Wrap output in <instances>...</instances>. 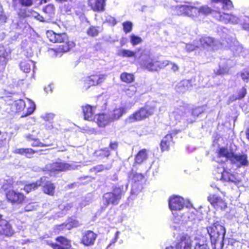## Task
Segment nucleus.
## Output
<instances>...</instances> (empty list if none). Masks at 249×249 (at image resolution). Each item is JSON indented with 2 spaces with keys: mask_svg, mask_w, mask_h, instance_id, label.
<instances>
[{
  "mask_svg": "<svg viewBox=\"0 0 249 249\" xmlns=\"http://www.w3.org/2000/svg\"><path fill=\"white\" fill-rule=\"evenodd\" d=\"M213 249H222L226 229L218 221H214L206 228Z\"/></svg>",
  "mask_w": 249,
  "mask_h": 249,
  "instance_id": "nucleus-1",
  "label": "nucleus"
},
{
  "mask_svg": "<svg viewBox=\"0 0 249 249\" xmlns=\"http://www.w3.org/2000/svg\"><path fill=\"white\" fill-rule=\"evenodd\" d=\"M170 63L169 60L160 61L149 54L142 60L141 65L143 69L151 72H155L164 69Z\"/></svg>",
  "mask_w": 249,
  "mask_h": 249,
  "instance_id": "nucleus-2",
  "label": "nucleus"
},
{
  "mask_svg": "<svg viewBox=\"0 0 249 249\" xmlns=\"http://www.w3.org/2000/svg\"><path fill=\"white\" fill-rule=\"evenodd\" d=\"M154 107L144 106L141 107L128 116L125 121L131 124L144 120L154 114Z\"/></svg>",
  "mask_w": 249,
  "mask_h": 249,
  "instance_id": "nucleus-3",
  "label": "nucleus"
},
{
  "mask_svg": "<svg viewBox=\"0 0 249 249\" xmlns=\"http://www.w3.org/2000/svg\"><path fill=\"white\" fill-rule=\"evenodd\" d=\"M123 187L115 186L113 188V192L106 193L103 196L104 205L108 206L109 205H116L118 204L124 194Z\"/></svg>",
  "mask_w": 249,
  "mask_h": 249,
  "instance_id": "nucleus-4",
  "label": "nucleus"
},
{
  "mask_svg": "<svg viewBox=\"0 0 249 249\" xmlns=\"http://www.w3.org/2000/svg\"><path fill=\"white\" fill-rule=\"evenodd\" d=\"M5 198L6 201L13 206L22 205L27 200V197L23 193L13 189L5 192Z\"/></svg>",
  "mask_w": 249,
  "mask_h": 249,
  "instance_id": "nucleus-5",
  "label": "nucleus"
},
{
  "mask_svg": "<svg viewBox=\"0 0 249 249\" xmlns=\"http://www.w3.org/2000/svg\"><path fill=\"white\" fill-rule=\"evenodd\" d=\"M16 112L20 115V117L24 118L32 114L35 110L36 105L32 102L26 104L23 99L16 100L14 103Z\"/></svg>",
  "mask_w": 249,
  "mask_h": 249,
  "instance_id": "nucleus-6",
  "label": "nucleus"
},
{
  "mask_svg": "<svg viewBox=\"0 0 249 249\" xmlns=\"http://www.w3.org/2000/svg\"><path fill=\"white\" fill-rule=\"evenodd\" d=\"M106 77V75L102 74L100 72H96L88 76L83 81L82 89L86 91L91 87L100 85L105 81Z\"/></svg>",
  "mask_w": 249,
  "mask_h": 249,
  "instance_id": "nucleus-7",
  "label": "nucleus"
},
{
  "mask_svg": "<svg viewBox=\"0 0 249 249\" xmlns=\"http://www.w3.org/2000/svg\"><path fill=\"white\" fill-rule=\"evenodd\" d=\"M75 43L70 37H68L67 41H64L61 44L58 46L56 48H50L48 51L50 54L53 57L61 56L62 54L69 52L74 47H75Z\"/></svg>",
  "mask_w": 249,
  "mask_h": 249,
  "instance_id": "nucleus-8",
  "label": "nucleus"
},
{
  "mask_svg": "<svg viewBox=\"0 0 249 249\" xmlns=\"http://www.w3.org/2000/svg\"><path fill=\"white\" fill-rule=\"evenodd\" d=\"M187 4L176 5L172 8V10L177 16H188L192 18L196 17V11L197 7L187 2Z\"/></svg>",
  "mask_w": 249,
  "mask_h": 249,
  "instance_id": "nucleus-9",
  "label": "nucleus"
},
{
  "mask_svg": "<svg viewBox=\"0 0 249 249\" xmlns=\"http://www.w3.org/2000/svg\"><path fill=\"white\" fill-rule=\"evenodd\" d=\"M216 45V40L214 38L207 36H203L198 40H195L192 50L198 48L205 49L211 47H214Z\"/></svg>",
  "mask_w": 249,
  "mask_h": 249,
  "instance_id": "nucleus-10",
  "label": "nucleus"
},
{
  "mask_svg": "<svg viewBox=\"0 0 249 249\" xmlns=\"http://www.w3.org/2000/svg\"><path fill=\"white\" fill-rule=\"evenodd\" d=\"M180 131L178 130H174L170 131L166 134L162 139L160 143V147L161 152L168 151L170 147L174 144L173 138L176 137V135Z\"/></svg>",
  "mask_w": 249,
  "mask_h": 249,
  "instance_id": "nucleus-11",
  "label": "nucleus"
},
{
  "mask_svg": "<svg viewBox=\"0 0 249 249\" xmlns=\"http://www.w3.org/2000/svg\"><path fill=\"white\" fill-rule=\"evenodd\" d=\"M193 240L190 235L185 233L179 236L175 245L176 249H192Z\"/></svg>",
  "mask_w": 249,
  "mask_h": 249,
  "instance_id": "nucleus-12",
  "label": "nucleus"
},
{
  "mask_svg": "<svg viewBox=\"0 0 249 249\" xmlns=\"http://www.w3.org/2000/svg\"><path fill=\"white\" fill-rule=\"evenodd\" d=\"M196 17H198L200 15L207 16L212 15L213 17L218 20L221 11L219 10H215L212 8L207 5H202L198 8L196 11Z\"/></svg>",
  "mask_w": 249,
  "mask_h": 249,
  "instance_id": "nucleus-13",
  "label": "nucleus"
},
{
  "mask_svg": "<svg viewBox=\"0 0 249 249\" xmlns=\"http://www.w3.org/2000/svg\"><path fill=\"white\" fill-rule=\"evenodd\" d=\"M230 158L231 163L236 165L237 167L247 166L249 165L248 155L245 153L237 154L231 151V156Z\"/></svg>",
  "mask_w": 249,
  "mask_h": 249,
  "instance_id": "nucleus-14",
  "label": "nucleus"
},
{
  "mask_svg": "<svg viewBox=\"0 0 249 249\" xmlns=\"http://www.w3.org/2000/svg\"><path fill=\"white\" fill-rule=\"evenodd\" d=\"M208 201L216 210H224L227 207V204L225 200L215 194L209 195Z\"/></svg>",
  "mask_w": 249,
  "mask_h": 249,
  "instance_id": "nucleus-15",
  "label": "nucleus"
},
{
  "mask_svg": "<svg viewBox=\"0 0 249 249\" xmlns=\"http://www.w3.org/2000/svg\"><path fill=\"white\" fill-rule=\"evenodd\" d=\"M0 216V236L11 237L14 234V231L10 222Z\"/></svg>",
  "mask_w": 249,
  "mask_h": 249,
  "instance_id": "nucleus-16",
  "label": "nucleus"
},
{
  "mask_svg": "<svg viewBox=\"0 0 249 249\" xmlns=\"http://www.w3.org/2000/svg\"><path fill=\"white\" fill-rule=\"evenodd\" d=\"M168 205L170 210L180 211L184 207V199L180 196L173 195L169 197Z\"/></svg>",
  "mask_w": 249,
  "mask_h": 249,
  "instance_id": "nucleus-17",
  "label": "nucleus"
},
{
  "mask_svg": "<svg viewBox=\"0 0 249 249\" xmlns=\"http://www.w3.org/2000/svg\"><path fill=\"white\" fill-rule=\"evenodd\" d=\"M46 35L50 41L53 43H61L64 41H66L69 37L66 33H56L52 30L48 31Z\"/></svg>",
  "mask_w": 249,
  "mask_h": 249,
  "instance_id": "nucleus-18",
  "label": "nucleus"
},
{
  "mask_svg": "<svg viewBox=\"0 0 249 249\" xmlns=\"http://www.w3.org/2000/svg\"><path fill=\"white\" fill-rule=\"evenodd\" d=\"M97 237V234L91 230H88L82 233L80 243L85 246L94 245Z\"/></svg>",
  "mask_w": 249,
  "mask_h": 249,
  "instance_id": "nucleus-19",
  "label": "nucleus"
},
{
  "mask_svg": "<svg viewBox=\"0 0 249 249\" xmlns=\"http://www.w3.org/2000/svg\"><path fill=\"white\" fill-rule=\"evenodd\" d=\"M107 0H88L87 3L94 12L102 13L105 11Z\"/></svg>",
  "mask_w": 249,
  "mask_h": 249,
  "instance_id": "nucleus-20",
  "label": "nucleus"
},
{
  "mask_svg": "<svg viewBox=\"0 0 249 249\" xmlns=\"http://www.w3.org/2000/svg\"><path fill=\"white\" fill-rule=\"evenodd\" d=\"M195 81V78L183 79L176 86L175 89L179 93H183L193 87Z\"/></svg>",
  "mask_w": 249,
  "mask_h": 249,
  "instance_id": "nucleus-21",
  "label": "nucleus"
},
{
  "mask_svg": "<svg viewBox=\"0 0 249 249\" xmlns=\"http://www.w3.org/2000/svg\"><path fill=\"white\" fill-rule=\"evenodd\" d=\"M71 165L68 163L62 162H53L50 164L49 171L56 173L65 171L70 169Z\"/></svg>",
  "mask_w": 249,
  "mask_h": 249,
  "instance_id": "nucleus-22",
  "label": "nucleus"
},
{
  "mask_svg": "<svg viewBox=\"0 0 249 249\" xmlns=\"http://www.w3.org/2000/svg\"><path fill=\"white\" fill-rule=\"evenodd\" d=\"M218 20L225 23L232 24H237L240 21L239 18L237 16L221 12Z\"/></svg>",
  "mask_w": 249,
  "mask_h": 249,
  "instance_id": "nucleus-23",
  "label": "nucleus"
},
{
  "mask_svg": "<svg viewBox=\"0 0 249 249\" xmlns=\"http://www.w3.org/2000/svg\"><path fill=\"white\" fill-rule=\"evenodd\" d=\"M127 107L125 106L115 108L112 111L110 118L111 121L119 120L127 112Z\"/></svg>",
  "mask_w": 249,
  "mask_h": 249,
  "instance_id": "nucleus-24",
  "label": "nucleus"
},
{
  "mask_svg": "<svg viewBox=\"0 0 249 249\" xmlns=\"http://www.w3.org/2000/svg\"><path fill=\"white\" fill-rule=\"evenodd\" d=\"M111 122L110 117L105 113H99L96 115V123L99 127H105Z\"/></svg>",
  "mask_w": 249,
  "mask_h": 249,
  "instance_id": "nucleus-25",
  "label": "nucleus"
},
{
  "mask_svg": "<svg viewBox=\"0 0 249 249\" xmlns=\"http://www.w3.org/2000/svg\"><path fill=\"white\" fill-rule=\"evenodd\" d=\"M37 152L31 148H20L16 149L14 153L15 154L23 156L26 158L31 159L34 157V155Z\"/></svg>",
  "mask_w": 249,
  "mask_h": 249,
  "instance_id": "nucleus-26",
  "label": "nucleus"
},
{
  "mask_svg": "<svg viewBox=\"0 0 249 249\" xmlns=\"http://www.w3.org/2000/svg\"><path fill=\"white\" fill-rule=\"evenodd\" d=\"M11 51L5 45L0 44V64L6 65Z\"/></svg>",
  "mask_w": 249,
  "mask_h": 249,
  "instance_id": "nucleus-27",
  "label": "nucleus"
},
{
  "mask_svg": "<svg viewBox=\"0 0 249 249\" xmlns=\"http://www.w3.org/2000/svg\"><path fill=\"white\" fill-rule=\"evenodd\" d=\"M81 107L84 119L88 121H91L93 118L94 114L93 108H95L96 107L91 106L89 105H86L82 106Z\"/></svg>",
  "mask_w": 249,
  "mask_h": 249,
  "instance_id": "nucleus-28",
  "label": "nucleus"
},
{
  "mask_svg": "<svg viewBox=\"0 0 249 249\" xmlns=\"http://www.w3.org/2000/svg\"><path fill=\"white\" fill-rule=\"evenodd\" d=\"M20 69L26 73H29L35 69V63L30 59L23 60L20 63Z\"/></svg>",
  "mask_w": 249,
  "mask_h": 249,
  "instance_id": "nucleus-29",
  "label": "nucleus"
},
{
  "mask_svg": "<svg viewBox=\"0 0 249 249\" xmlns=\"http://www.w3.org/2000/svg\"><path fill=\"white\" fill-rule=\"evenodd\" d=\"M148 158L147 150L142 149L138 151L134 158L135 164H141Z\"/></svg>",
  "mask_w": 249,
  "mask_h": 249,
  "instance_id": "nucleus-30",
  "label": "nucleus"
},
{
  "mask_svg": "<svg viewBox=\"0 0 249 249\" xmlns=\"http://www.w3.org/2000/svg\"><path fill=\"white\" fill-rule=\"evenodd\" d=\"M42 178L39 180H37L35 182L28 183L25 184L23 188V191L26 193L29 194L31 192L35 191L37 188L41 186Z\"/></svg>",
  "mask_w": 249,
  "mask_h": 249,
  "instance_id": "nucleus-31",
  "label": "nucleus"
},
{
  "mask_svg": "<svg viewBox=\"0 0 249 249\" xmlns=\"http://www.w3.org/2000/svg\"><path fill=\"white\" fill-rule=\"evenodd\" d=\"M247 94V89L245 87H243L240 89L237 90L235 95H232L230 97V101L234 102L237 100H241L243 99Z\"/></svg>",
  "mask_w": 249,
  "mask_h": 249,
  "instance_id": "nucleus-32",
  "label": "nucleus"
},
{
  "mask_svg": "<svg viewBox=\"0 0 249 249\" xmlns=\"http://www.w3.org/2000/svg\"><path fill=\"white\" fill-rule=\"evenodd\" d=\"M55 186L50 181H47L42 187L43 192L50 196H53L55 193Z\"/></svg>",
  "mask_w": 249,
  "mask_h": 249,
  "instance_id": "nucleus-33",
  "label": "nucleus"
},
{
  "mask_svg": "<svg viewBox=\"0 0 249 249\" xmlns=\"http://www.w3.org/2000/svg\"><path fill=\"white\" fill-rule=\"evenodd\" d=\"M73 228L71 223H63L61 224L56 225L54 228V232L55 234L63 233L67 230H71Z\"/></svg>",
  "mask_w": 249,
  "mask_h": 249,
  "instance_id": "nucleus-34",
  "label": "nucleus"
},
{
  "mask_svg": "<svg viewBox=\"0 0 249 249\" xmlns=\"http://www.w3.org/2000/svg\"><path fill=\"white\" fill-rule=\"evenodd\" d=\"M209 243V241L207 238L202 237L196 243L194 249H210Z\"/></svg>",
  "mask_w": 249,
  "mask_h": 249,
  "instance_id": "nucleus-35",
  "label": "nucleus"
},
{
  "mask_svg": "<svg viewBox=\"0 0 249 249\" xmlns=\"http://www.w3.org/2000/svg\"><path fill=\"white\" fill-rule=\"evenodd\" d=\"M110 155V152L107 147L98 149L94 153V156L99 160L107 158Z\"/></svg>",
  "mask_w": 249,
  "mask_h": 249,
  "instance_id": "nucleus-36",
  "label": "nucleus"
},
{
  "mask_svg": "<svg viewBox=\"0 0 249 249\" xmlns=\"http://www.w3.org/2000/svg\"><path fill=\"white\" fill-rule=\"evenodd\" d=\"M221 179L227 182H236L237 178L234 174L224 169L222 172Z\"/></svg>",
  "mask_w": 249,
  "mask_h": 249,
  "instance_id": "nucleus-37",
  "label": "nucleus"
},
{
  "mask_svg": "<svg viewBox=\"0 0 249 249\" xmlns=\"http://www.w3.org/2000/svg\"><path fill=\"white\" fill-rule=\"evenodd\" d=\"M26 139L29 142H33L31 146L33 147H47L49 144L42 143L38 139L35 138L31 134H28L26 136Z\"/></svg>",
  "mask_w": 249,
  "mask_h": 249,
  "instance_id": "nucleus-38",
  "label": "nucleus"
},
{
  "mask_svg": "<svg viewBox=\"0 0 249 249\" xmlns=\"http://www.w3.org/2000/svg\"><path fill=\"white\" fill-rule=\"evenodd\" d=\"M212 3H220L222 4V9L228 10L233 7L232 1L231 0H211Z\"/></svg>",
  "mask_w": 249,
  "mask_h": 249,
  "instance_id": "nucleus-39",
  "label": "nucleus"
},
{
  "mask_svg": "<svg viewBox=\"0 0 249 249\" xmlns=\"http://www.w3.org/2000/svg\"><path fill=\"white\" fill-rule=\"evenodd\" d=\"M120 79L124 83L131 84L134 82L135 76L132 73L124 72L120 74Z\"/></svg>",
  "mask_w": 249,
  "mask_h": 249,
  "instance_id": "nucleus-40",
  "label": "nucleus"
},
{
  "mask_svg": "<svg viewBox=\"0 0 249 249\" xmlns=\"http://www.w3.org/2000/svg\"><path fill=\"white\" fill-rule=\"evenodd\" d=\"M33 9L21 8L18 10L17 15L19 19H23L31 17Z\"/></svg>",
  "mask_w": 249,
  "mask_h": 249,
  "instance_id": "nucleus-41",
  "label": "nucleus"
},
{
  "mask_svg": "<svg viewBox=\"0 0 249 249\" xmlns=\"http://www.w3.org/2000/svg\"><path fill=\"white\" fill-rule=\"evenodd\" d=\"M43 11L45 13L49 19L53 18L55 14V8L53 4H49L43 8Z\"/></svg>",
  "mask_w": 249,
  "mask_h": 249,
  "instance_id": "nucleus-42",
  "label": "nucleus"
},
{
  "mask_svg": "<svg viewBox=\"0 0 249 249\" xmlns=\"http://www.w3.org/2000/svg\"><path fill=\"white\" fill-rule=\"evenodd\" d=\"M217 156L219 158L224 157L230 160L231 151H229L227 147H222L217 150Z\"/></svg>",
  "mask_w": 249,
  "mask_h": 249,
  "instance_id": "nucleus-43",
  "label": "nucleus"
},
{
  "mask_svg": "<svg viewBox=\"0 0 249 249\" xmlns=\"http://www.w3.org/2000/svg\"><path fill=\"white\" fill-rule=\"evenodd\" d=\"M100 32L99 27L93 25L90 26L86 30L87 35L91 37L97 36Z\"/></svg>",
  "mask_w": 249,
  "mask_h": 249,
  "instance_id": "nucleus-44",
  "label": "nucleus"
},
{
  "mask_svg": "<svg viewBox=\"0 0 249 249\" xmlns=\"http://www.w3.org/2000/svg\"><path fill=\"white\" fill-rule=\"evenodd\" d=\"M205 109L203 106H197L192 108L191 114L194 117H198L200 114L204 113Z\"/></svg>",
  "mask_w": 249,
  "mask_h": 249,
  "instance_id": "nucleus-45",
  "label": "nucleus"
},
{
  "mask_svg": "<svg viewBox=\"0 0 249 249\" xmlns=\"http://www.w3.org/2000/svg\"><path fill=\"white\" fill-rule=\"evenodd\" d=\"M14 185V182L12 179H8L5 180V181L2 183L1 189L5 192V193L10 190V189L13 188Z\"/></svg>",
  "mask_w": 249,
  "mask_h": 249,
  "instance_id": "nucleus-46",
  "label": "nucleus"
},
{
  "mask_svg": "<svg viewBox=\"0 0 249 249\" xmlns=\"http://www.w3.org/2000/svg\"><path fill=\"white\" fill-rule=\"evenodd\" d=\"M124 91L129 97H132L136 94L137 92V88L133 85H130L127 89H124Z\"/></svg>",
  "mask_w": 249,
  "mask_h": 249,
  "instance_id": "nucleus-47",
  "label": "nucleus"
},
{
  "mask_svg": "<svg viewBox=\"0 0 249 249\" xmlns=\"http://www.w3.org/2000/svg\"><path fill=\"white\" fill-rule=\"evenodd\" d=\"M122 25L123 31L125 34H127L131 32L133 28V24L131 21H124Z\"/></svg>",
  "mask_w": 249,
  "mask_h": 249,
  "instance_id": "nucleus-48",
  "label": "nucleus"
},
{
  "mask_svg": "<svg viewBox=\"0 0 249 249\" xmlns=\"http://www.w3.org/2000/svg\"><path fill=\"white\" fill-rule=\"evenodd\" d=\"M119 55L123 57H131L135 56V53L130 50L123 49L119 52Z\"/></svg>",
  "mask_w": 249,
  "mask_h": 249,
  "instance_id": "nucleus-49",
  "label": "nucleus"
},
{
  "mask_svg": "<svg viewBox=\"0 0 249 249\" xmlns=\"http://www.w3.org/2000/svg\"><path fill=\"white\" fill-rule=\"evenodd\" d=\"M142 41L141 37L136 36L134 35H132L130 36V42L133 45H136L138 44L142 43Z\"/></svg>",
  "mask_w": 249,
  "mask_h": 249,
  "instance_id": "nucleus-50",
  "label": "nucleus"
},
{
  "mask_svg": "<svg viewBox=\"0 0 249 249\" xmlns=\"http://www.w3.org/2000/svg\"><path fill=\"white\" fill-rule=\"evenodd\" d=\"M31 18H34L40 22H44V18L38 12L33 9Z\"/></svg>",
  "mask_w": 249,
  "mask_h": 249,
  "instance_id": "nucleus-51",
  "label": "nucleus"
},
{
  "mask_svg": "<svg viewBox=\"0 0 249 249\" xmlns=\"http://www.w3.org/2000/svg\"><path fill=\"white\" fill-rule=\"evenodd\" d=\"M229 69L226 67H220L215 71V74L216 75H222L228 74Z\"/></svg>",
  "mask_w": 249,
  "mask_h": 249,
  "instance_id": "nucleus-52",
  "label": "nucleus"
},
{
  "mask_svg": "<svg viewBox=\"0 0 249 249\" xmlns=\"http://www.w3.org/2000/svg\"><path fill=\"white\" fill-rule=\"evenodd\" d=\"M240 75L243 81L247 82L249 80V69L244 70Z\"/></svg>",
  "mask_w": 249,
  "mask_h": 249,
  "instance_id": "nucleus-53",
  "label": "nucleus"
},
{
  "mask_svg": "<svg viewBox=\"0 0 249 249\" xmlns=\"http://www.w3.org/2000/svg\"><path fill=\"white\" fill-rule=\"evenodd\" d=\"M18 1L22 6L30 7L33 4V0H18Z\"/></svg>",
  "mask_w": 249,
  "mask_h": 249,
  "instance_id": "nucleus-54",
  "label": "nucleus"
},
{
  "mask_svg": "<svg viewBox=\"0 0 249 249\" xmlns=\"http://www.w3.org/2000/svg\"><path fill=\"white\" fill-rule=\"evenodd\" d=\"M106 168L104 167L103 165L100 164L98 165L97 166H94L92 169L91 170H93V171H95V172H100L103 171Z\"/></svg>",
  "mask_w": 249,
  "mask_h": 249,
  "instance_id": "nucleus-55",
  "label": "nucleus"
},
{
  "mask_svg": "<svg viewBox=\"0 0 249 249\" xmlns=\"http://www.w3.org/2000/svg\"><path fill=\"white\" fill-rule=\"evenodd\" d=\"M35 209V206L33 203H29L25 205L24 208V212H30Z\"/></svg>",
  "mask_w": 249,
  "mask_h": 249,
  "instance_id": "nucleus-56",
  "label": "nucleus"
},
{
  "mask_svg": "<svg viewBox=\"0 0 249 249\" xmlns=\"http://www.w3.org/2000/svg\"><path fill=\"white\" fill-rule=\"evenodd\" d=\"M118 142L117 141L111 142L109 144V147L110 149L113 150H116L118 147Z\"/></svg>",
  "mask_w": 249,
  "mask_h": 249,
  "instance_id": "nucleus-57",
  "label": "nucleus"
},
{
  "mask_svg": "<svg viewBox=\"0 0 249 249\" xmlns=\"http://www.w3.org/2000/svg\"><path fill=\"white\" fill-rule=\"evenodd\" d=\"M6 144V139H0V152L5 147Z\"/></svg>",
  "mask_w": 249,
  "mask_h": 249,
  "instance_id": "nucleus-58",
  "label": "nucleus"
},
{
  "mask_svg": "<svg viewBox=\"0 0 249 249\" xmlns=\"http://www.w3.org/2000/svg\"><path fill=\"white\" fill-rule=\"evenodd\" d=\"M6 66V65L0 64V80H1L3 76V73L5 70Z\"/></svg>",
  "mask_w": 249,
  "mask_h": 249,
  "instance_id": "nucleus-59",
  "label": "nucleus"
},
{
  "mask_svg": "<svg viewBox=\"0 0 249 249\" xmlns=\"http://www.w3.org/2000/svg\"><path fill=\"white\" fill-rule=\"evenodd\" d=\"M42 143L49 144L47 146H50L53 145V142L52 140H49V138H47L45 140L42 142Z\"/></svg>",
  "mask_w": 249,
  "mask_h": 249,
  "instance_id": "nucleus-60",
  "label": "nucleus"
},
{
  "mask_svg": "<svg viewBox=\"0 0 249 249\" xmlns=\"http://www.w3.org/2000/svg\"><path fill=\"white\" fill-rule=\"evenodd\" d=\"M170 64L172 65V70L174 71H176L178 70L179 68L177 64H176L175 63H171V62H170V63L169 64V65H170Z\"/></svg>",
  "mask_w": 249,
  "mask_h": 249,
  "instance_id": "nucleus-61",
  "label": "nucleus"
},
{
  "mask_svg": "<svg viewBox=\"0 0 249 249\" xmlns=\"http://www.w3.org/2000/svg\"><path fill=\"white\" fill-rule=\"evenodd\" d=\"M133 177L142 179L144 178V176L142 174H135L134 175Z\"/></svg>",
  "mask_w": 249,
  "mask_h": 249,
  "instance_id": "nucleus-62",
  "label": "nucleus"
},
{
  "mask_svg": "<svg viewBox=\"0 0 249 249\" xmlns=\"http://www.w3.org/2000/svg\"><path fill=\"white\" fill-rule=\"evenodd\" d=\"M246 137L247 139L249 141V126L246 129Z\"/></svg>",
  "mask_w": 249,
  "mask_h": 249,
  "instance_id": "nucleus-63",
  "label": "nucleus"
},
{
  "mask_svg": "<svg viewBox=\"0 0 249 249\" xmlns=\"http://www.w3.org/2000/svg\"><path fill=\"white\" fill-rule=\"evenodd\" d=\"M50 0H40V4H41L42 3H45L47 1H49Z\"/></svg>",
  "mask_w": 249,
  "mask_h": 249,
  "instance_id": "nucleus-64",
  "label": "nucleus"
}]
</instances>
